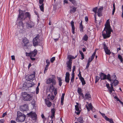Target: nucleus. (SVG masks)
I'll list each match as a JSON object with an SVG mask.
<instances>
[{
    "instance_id": "26",
    "label": "nucleus",
    "mask_w": 123,
    "mask_h": 123,
    "mask_svg": "<svg viewBox=\"0 0 123 123\" xmlns=\"http://www.w3.org/2000/svg\"><path fill=\"white\" fill-rule=\"evenodd\" d=\"M45 102L46 104L48 107H50L52 105V103L49 100L45 99Z\"/></svg>"
},
{
    "instance_id": "57",
    "label": "nucleus",
    "mask_w": 123,
    "mask_h": 123,
    "mask_svg": "<svg viewBox=\"0 0 123 123\" xmlns=\"http://www.w3.org/2000/svg\"><path fill=\"white\" fill-rule=\"evenodd\" d=\"M41 117L43 119V120L45 119V116L43 114H42L41 115Z\"/></svg>"
},
{
    "instance_id": "10",
    "label": "nucleus",
    "mask_w": 123,
    "mask_h": 123,
    "mask_svg": "<svg viewBox=\"0 0 123 123\" xmlns=\"http://www.w3.org/2000/svg\"><path fill=\"white\" fill-rule=\"evenodd\" d=\"M17 19L25 20V18L24 17V13L23 12V11H21V12L19 11V13Z\"/></svg>"
},
{
    "instance_id": "59",
    "label": "nucleus",
    "mask_w": 123,
    "mask_h": 123,
    "mask_svg": "<svg viewBox=\"0 0 123 123\" xmlns=\"http://www.w3.org/2000/svg\"><path fill=\"white\" fill-rule=\"evenodd\" d=\"M89 65H90V63H89L87 62V65H86V68L85 69H86L88 68V67L89 66Z\"/></svg>"
},
{
    "instance_id": "58",
    "label": "nucleus",
    "mask_w": 123,
    "mask_h": 123,
    "mask_svg": "<svg viewBox=\"0 0 123 123\" xmlns=\"http://www.w3.org/2000/svg\"><path fill=\"white\" fill-rule=\"evenodd\" d=\"M46 62L48 64H50V62L49 60H46Z\"/></svg>"
},
{
    "instance_id": "40",
    "label": "nucleus",
    "mask_w": 123,
    "mask_h": 123,
    "mask_svg": "<svg viewBox=\"0 0 123 123\" xmlns=\"http://www.w3.org/2000/svg\"><path fill=\"white\" fill-rule=\"evenodd\" d=\"M118 59L121 62H122L123 61V59L122 56L120 55H118Z\"/></svg>"
},
{
    "instance_id": "21",
    "label": "nucleus",
    "mask_w": 123,
    "mask_h": 123,
    "mask_svg": "<svg viewBox=\"0 0 123 123\" xmlns=\"http://www.w3.org/2000/svg\"><path fill=\"white\" fill-rule=\"evenodd\" d=\"M110 80H108L111 82V81L116 80L117 77L116 75H113L111 76L110 75Z\"/></svg>"
},
{
    "instance_id": "14",
    "label": "nucleus",
    "mask_w": 123,
    "mask_h": 123,
    "mask_svg": "<svg viewBox=\"0 0 123 123\" xmlns=\"http://www.w3.org/2000/svg\"><path fill=\"white\" fill-rule=\"evenodd\" d=\"M20 110L22 111H27L28 110V107L27 105L25 104L23 105H21L20 107Z\"/></svg>"
},
{
    "instance_id": "2",
    "label": "nucleus",
    "mask_w": 123,
    "mask_h": 123,
    "mask_svg": "<svg viewBox=\"0 0 123 123\" xmlns=\"http://www.w3.org/2000/svg\"><path fill=\"white\" fill-rule=\"evenodd\" d=\"M77 56H76L74 57L73 56L69 55L68 56L67 58L69 60L68 61L66 62V64L67 67V69L71 71V70L72 64V59H74Z\"/></svg>"
},
{
    "instance_id": "46",
    "label": "nucleus",
    "mask_w": 123,
    "mask_h": 123,
    "mask_svg": "<svg viewBox=\"0 0 123 123\" xmlns=\"http://www.w3.org/2000/svg\"><path fill=\"white\" fill-rule=\"evenodd\" d=\"M70 80L69 78L65 77V81L67 83L69 82Z\"/></svg>"
},
{
    "instance_id": "47",
    "label": "nucleus",
    "mask_w": 123,
    "mask_h": 123,
    "mask_svg": "<svg viewBox=\"0 0 123 123\" xmlns=\"http://www.w3.org/2000/svg\"><path fill=\"white\" fill-rule=\"evenodd\" d=\"M96 53V52L95 51L94 52L93 54L92 55V56H91V58L93 60L94 58V57L95 55V54Z\"/></svg>"
},
{
    "instance_id": "29",
    "label": "nucleus",
    "mask_w": 123,
    "mask_h": 123,
    "mask_svg": "<svg viewBox=\"0 0 123 123\" xmlns=\"http://www.w3.org/2000/svg\"><path fill=\"white\" fill-rule=\"evenodd\" d=\"M88 107L87 106H86V107L88 110L89 111L90 110H92V106L91 104V103H90L88 104Z\"/></svg>"
},
{
    "instance_id": "50",
    "label": "nucleus",
    "mask_w": 123,
    "mask_h": 123,
    "mask_svg": "<svg viewBox=\"0 0 123 123\" xmlns=\"http://www.w3.org/2000/svg\"><path fill=\"white\" fill-rule=\"evenodd\" d=\"M70 74L68 72H66V74L65 77L69 78Z\"/></svg>"
},
{
    "instance_id": "43",
    "label": "nucleus",
    "mask_w": 123,
    "mask_h": 123,
    "mask_svg": "<svg viewBox=\"0 0 123 123\" xmlns=\"http://www.w3.org/2000/svg\"><path fill=\"white\" fill-rule=\"evenodd\" d=\"M103 46L105 50L108 49V47L105 43L104 44Z\"/></svg>"
},
{
    "instance_id": "38",
    "label": "nucleus",
    "mask_w": 123,
    "mask_h": 123,
    "mask_svg": "<svg viewBox=\"0 0 123 123\" xmlns=\"http://www.w3.org/2000/svg\"><path fill=\"white\" fill-rule=\"evenodd\" d=\"M79 52L81 56V59L83 60L84 58V54L80 50L79 51Z\"/></svg>"
},
{
    "instance_id": "25",
    "label": "nucleus",
    "mask_w": 123,
    "mask_h": 123,
    "mask_svg": "<svg viewBox=\"0 0 123 123\" xmlns=\"http://www.w3.org/2000/svg\"><path fill=\"white\" fill-rule=\"evenodd\" d=\"M75 109L76 110V111H75V113L77 115H79L80 113V111L79 108V107H78L77 105H75Z\"/></svg>"
},
{
    "instance_id": "20",
    "label": "nucleus",
    "mask_w": 123,
    "mask_h": 123,
    "mask_svg": "<svg viewBox=\"0 0 123 123\" xmlns=\"http://www.w3.org/2000/svg\"><path fill=\"white\" fill-rule=\"evenodd\" d=\"M34 72V74H31L28 76V80L29 81H30V80H33L34 79L35 76V73Z\"/></svg>"
},
{
    "instance_id": "39",
    "label": "nucleus",
    "mask_w": 123,
    "mask_h": 123,
    "mask_svg": "<svg viewBox=\"0 0 123 123\" xmlns=\"http://www.w3.org/2000/svg\"><path fill=\"white\" fill-rule=\"evenodd\" d=\"M100 79V77H98V76H96L95 77V83H96L99 81Z\"/></svg>"
},
{
    "instance_id": "41",
    "label": "nucleus",
    "mask_w": 123,
    "mask_h": 123,
    "mask_svg": "<svg viewBox=\"0 0 123 123\" xmlns=\"http://www.w3.org/2000/svg\"><path fill=\"white\" fill-rule=\"evenodd\" d=\"M32 86V85L30 83H27L26 85V86L27 87L26 88L31 87Z\"/></svg>"
},
{
    "instance_id": "18",
    "label": "nucleus",
    "mask_w": 123,
    "mask_h": 123,
    "mask_svg": "<svg viewBox=\"0 0 123 123\" xmlns=\"http://www.w3.org/2000/svg\"><path fill=\"white\" fill-rule=\"evenodd\" d=\"M30 20L26 21H25V23L26 24V27L28 28H31L33 26V23L31 22L30 23Z\"/></svg>"
},
{
    "instance_id": "51",
    "label": "nucleus",
    "mask_w": 123,
    "mask_h": 123,
    "mask_svg": "<svg viewBox=\"0 0 123 123\" xmlns=\"http://www.w3.org/2000/svg\"><path fill=\"white\" fill-rule=\"evenodd\" d=\"M78 76L80 79L81 78H83L82 77V76H81V72L80 70H79V74H78Z\"/></svg>"
},
{
    "instance_id": "33",
    "label": "nucleus",
    "mask_w": 123,
    "mask_h": 123,
    "mask_svg": "<svg viewBox=\"0 0 123 123\" xmlns=\"http://www.w3.org/2000/svg\"><path fill=\"white\" fill-rule=\"evenodd\" d=\"M41 5L39 6L40 8L41 11L43 12L44 4H42Z\"/></svg>"
},
{
    "instance_id": "17",
    "label": "nucleus",
    "mask_w": 123,
    "mask_h": 123,
    "mask_svg": "<svg viewBox=\"0 0 123 123\" xmlns=\"http://www.w3.org/2000/svg\"><path fill=\"white\" fill-rule=\"evenodd\" d=\"M102 116L107 121H109L110 123H114L113 122L112 119H110L106 116H105V114L101 113L100 112Z\"/></svg>"
},
{
    "instance_id": "5",
    "label": "nucleus",
    "mask_w": 123,
    "mask_h": 123,
    "mask_svg": "<svg viewBox=\"0 0 123 123\" xmlns=\"http://www.w3.org/2000/svg\"><path fill=\"white\" fill-rule=\"evenodd\" d=\"M52 76V78H49L46 79V82L47 84H49L52 83L53 85H55L56 82L55 79V76L53 75Z\"/></svg>"
},
{
    "instance_id": "32",
    "label": "nucleus",
    "mask_w": 123,
    "mask_h": 123,
    "mask_svg": "<svg viewBox=\"0 0 123 123\" xmlns=\"http://www.w3.org/2000/svg\"><path fill=\"white\" fill-rule=\"evenodd\" d=\"M77 120L79 122L81 123H82L83 122V121L82 117H79L78 119Z\"/></svg>"
},
{
    "instance_id": "16",
    "label": "nucleus",
    "mask_w": 123,
    "mask_h": 123,
    "mask_svg": "<svg viewBox=\"0 0 123 123\" xmlns=\"http://www.w3.org/2000/svg\"><path fill=\"white\" fill-rule=\"evenodd\" d=\"M24 15H25V21L28 20L30 21L31 18V15L29 12H26L24 14Z\"/></svg>"
},
{
    "instance_id": "4",
    "label": "nucleus",
    "mask_w": 123,
    "mask_h": 123,
    "mask_svg": "<svg viewBox=\"0 0 123 123\" xmlns=\"http://www.w3.org/2000/svg\"><path fill=\"white\" fill-rule=\"evenodd\" d=\"M22 99L25 101H30L32 99V96L25 92H23L21 93Z\"/></svg>"
},
{
    "instance_id": "45",
    "label": "nucleus",
    "mask_w": 123,
    "mask_h": 123,
    "mask_svg": "<svg viewBox=\"0 0 123 123\" xmlns=\"http://www.w3.org/2000/svg\"><path fill=\"white\" fill-rule=\"evenodd\" d=\"M97 7H96L94 8H93L92 10V11L94 12L95 14H96L97 12Z\"/></svg>"
},
{
    "instance_id": "48",
    "label": "nucleus",
    "mask_w": 123,
    "mask_h": 123,
    "mask_svg": "<svg viewBox=\"0 0 123 123\" xmlns=\"http://www.w3.org/2000/svg\"><path fill=\"white\" fill-rule=\"evenodd\" d=\"M79 28L80 31H83L84 28L83 25L79 26Z\"/></svg>"
},
{
    "instance_id": "53",
    "label": "nucleus",
    "mask_w": 123,
    "mask_h": 123,
    "mask_svg": "<svg viewBox=\"0 0 123 123\" xmlns=\"http://www.w3.org/2000/svg\"><path fill=\"white\" fill-rule=\"evenodd\" d=\"M75 66H73V69H72V74H74V71L75 70Z\"/></svg>"
},
{
    "instance_id": "52",
    "label": "nucleus",
    "mask_w": 123,
    "mask_h": 123,
    "mask_svg": "<svg viewBox=\"0 0 123 123\" xmlns=\"http://www.w3.org/2000/svg\"><path fill=\"white\" fill-rule=\"evenodd\" d=\"M114 98H115V99L117 100V101H119L120 103V102H121V100H119V99L117 96H115L114 97Z\"/></svg>"
},
{
    "instance_id": "63",
    "label": "nucleus",
    "mask_w": 123,
    "mask_h": 123,
    "mask_svg": "<svg viewBox=\"0 0 123 123\" xmlns=\"http://www.w3.org/2000/svg\"><path fill=\"white\" fill-rule=\"evenodd\" d=\"M5 121L4 119H1L0 120V123H3Z\"/></svg>"
},
{
    "instance_id": "28",
    "label": "nucleus",
    "mask_w": 123,
    "mask_h": 123,
    "mask_svg": "<svg viewBox=\"0 0 123 123\" xmlns=\"http://www.w3.org/2000/svg\"><path fill=\"white\" fill-rule=\"evenodd\" d=\"M70 24L71 25L72 31H75V27L74 25V22L73 20H72L70 22Z\"/></svg>"
},
{
    "instance_id": "11",
    "label": "nucleus",
    "mask_w": 123,
    "mask_h": 123,
    "mask_svg": "<svg viewBox=\"0 0 123 123\" xmlns=\"http://www.w3.org/2000/svg\"><path fill=\"white\" fill-rule=\"evenodd\" d=\"M23 20L17 19L16 21L17 25L19 27V28L21 30H23L24 27V25L22 21Z\"/></svg>"
},
{
    "instance_id": "54",
    "label": "nucleus",
    "mask_w": 123,
    "mask_h": 123,
    "mask_svg": "<svg viewBox=\"0 0 123 123\" xmlns=\"http://www.w3.org/2000/svg\"><path fill=\"white\" fill-rule=\"evenodd\" d=\"M115 9L116 7H113L112 14V15H114V13L115 11Z\"/></svg>"
},
{
    "instance_id": "56",
    "label": "nucleus",
    "mask_w": 123,
    "mask_h": 123,
    "mask_svg": "<svg viewBox=\"0 0 123 123\" xmlns=\"http://www.w3.org/2000/svg\"><path fill=\"white\" fill-rule=\"evenodd\" d=\"M93 60L91 58H89V59L88 60V63H90L91 62V61Z\"/></svg>"
},
{
    "instance_id": "60",
    "label": "nucleus",
    "mask_w": 123,
    "mask_h": 123,
    "mask_svg": "<svg viewBox=\"0 0 123 123\" xmlns=\"http://www.w3.org/2000/svg\"><path fill=\"white\" fill-rule=\"evenodd\" d=\"M64 99H61V103L62 105H63Z\"/></svg>"
},
{
    "instance_id": "1",
    "label": "nucleus",
    "mask_w": 123,
    "mask_h": 123,
    "mask_svg": "<svg viewBox=\"0 0 123 123\" xmlns=\"http://www.w3.org/2000/svg\"><path fill=\"white\" fill-rule=\"evenodd\" d=\"M118 81L117 80H116L111 82L110 84L111 86H109V83H107L106 84V87L108 89L109 92L110 94H111L113 91L114 92L115 91L113 86L114 85V86H115L117 85H118Z\"/></svg>"
},
{
    "instance_id": "9",
    "label": "nucleus",
    "mask_w": 123,
    "mask_h": 123,
    "mask_svg": "<svg viewBox=\"0 0 123 123\" xmlns=\"http://www.w3.org/2000/svg\"><path fill=\"white\" fill-rule=\"evenodd\" d=\"M103 31H112L111 28L109 19L107 20L105 27Z\"/></svg>"
},
{
    "instance_id": "44",
    "label": "nucleus",
    "mask_w": 123,
    "mask_h": 123,
    "mask_svg": "<svg viewBox=\"0 0 123 123\" xmlns=\"http://www.w3.org/2000/svg\"><path fill=\"white\" fill-rule=\"evenodd\" d=\"M55 109L53 108L51 110V112L52 114H53V116H54V115H55Z\"/></svg>"
},
{
    "instance_id": "62",
    "label": "nucleus",
    "mask_w": 123,
    "mask_h": 123,
    "mask_svg": "<svg viewBox=\"0 0 123 123\" xmlns=\"http://www.w3.org/2000/svg\"><path fill=\"white\" fill-rule=\"evenodd\" d=\"M65 94L63 93L62 94L61 99H64Z\"/></svg>"
},
{
    "instance_id": "30",
    "label": "nucleus",
    "mask_w": 123,
    "mask_h": 123,
    "mask_svg": "<svg viewBox=\"0 0 123 123\" xmlns=\"http://www.w3.org/2000/svg\"><path fill=\"white\" fill-rule=\"evenodd\" d=\"M88 36L86 34H85L83 37L82 39L85 41H87L88 40Z\"/></svg>"
},
{
    "instance_id": "15",
    "label": "nucleus",
    "mask_w": 123,
    "mask_h": 123,
    "mask_svg": "<svg viewBox=\"0 0 123 123\" xmlns=\"http://www.w3.org/2000/svg\"><path fill=\"white\" fill-rule=\"evenodd\" d=\"M83 98L85 100H90L91 98V95L90 93L88 92L84 96V97Z\"/></svg>"
},
{
    "instance_id": "35",
    "label": "nucleus",
    "mask_w": 123,
    "mask_h": 123,
    "mask_svg": "<svg viewBox=\"0 0 123 123\" xmlns=\"http://www.w3.org/2000/svg\"><path fill=\"white\" fill-rule=\"evenodd\" d=\"M58 80H59V85L60 86H61L62 84V80L60 77L58 79Z\"/></svg>"
},
{
    "instance_id": "19",
    "label": "nucleus",
    "mask_w": 123,
    "mask_h": 123,
    "mask_svg": "<svg viewBox=\"0 0 123 123\" xmlns=\"http://www.w3.org/2000/svg\"><path fill=\"white\" fill-rule=\"evenodd\" d=\"M103 9V7H100L98 10L97 13L99 17L102 16V12Z\"/></svg>"
},
{
    "instance_id": "49",
    "label": "nucleus",
    "mask_w": 123,
    "mask_h": 123,
    "mask_svg": "<svg viewBox=\"0 0 123 123\" xmlns=\"http://www.w3.org/2000/svg\"><path fill=\"white\" fill-rule=\"evenodd\" d=\"M55 60V57H53L50 59V62L51 63H53Z\"/></svg>"
},
{
    "instance_id": "12",
    "label": "nucleus",
    "mask_w": 123,
    "mask_h": 123,
    "mask_svg": "<svg viewBox=\"0 0 123 123\" xmlns=\"http://www.w3.org/2000/svg\"><path fill=\"white\" fill-rule=\"evenodd\" d=\"M111 31H102V35L104 39L109 37Z\"/></svg>"
},
{
    "instance_id": "24",
    "label": "nucleus",
    "mask_w": 123,
    "mask_h": 123,
    "mask_svg": "<svg viewBox=\"0 0 123 123\" xmlns=\"http://www.w3.org/2000/svg\"><path fill=\"white\" fill-rule=\"evenodd\" d=\"M60 37V36L59 34H55L54 36V38L55 41L56 42L57 41Z\"/></svg>"
},
{
    "instance_id": "61",
    "label": "nucleus",
    "mask_w": 123,
    "mask_h": 123,
    "mask_svg": "<svg viewBox=\"0 0 123 123\" xmlns=\"http://www.w3.org/2000/svg\"><path fill=\"white\" fill-rule=\"evenodd\" d=\"M35 100H33L31 102V104L32 105H35Z\"/></svg>"
},
{
    "instance_id": "34",
    "label": "nucleus",
    "mask_w": 123,
    "mask_h": 123,
    "mask_svg": "<svg viewBox=\"0 0 123 123\" xmlns=\"http://www.w3.org/2000/svg\"><path fill=\"white\" fill-rule=\"evenodd\" d=\"M105 53L106 54H107L108 55H110V54L111 53V52L110 51V50L109 49H106L105 50Z\"/></svg>"
},
{
    "instance_id": "37",
    "label": "nucleus",
    "mask_w": 123,
    "mask_h": 123,
    "mask_svg": "<svg viewBox=\"0 0 123 123\" xmlns=\"http://www.w3.org/2000/svg\"><path fill=\"white\" fill-rule=\"evenodd\" d=\"M70 1L74 5L76 6L77 5V2L74 0H71Z\"/></svg>"
},
{
    "instance_id": "42",
    "label": "nucleus",
    "mask_w": 123,
    "mask_h": 123,
    "mask_svg": "<svg viewBox=\"0 0 123 123\" xmlns=\"http://www.w3.org/2000/svg\"><path fill=\"white\" fill-rule=\"evenodd\" d=\"M72 77L71 79V82H73L74 81V74H72Z\"/></svg>"
},
{
    "instance_id": "6",
    "label": "nucleus",
    "mask_w": 123,
    "mask_h": 123,
    "mask_svg": "<svg viewBox=\"0 0 123 123\" xmlns=\"http://www.w3.org/2000/svg\"><path fill=\"white\" fill-rule=\"evenodd\" d=\"M100 79L101 80H104L106 79L110 80V74H108L107 75L104 73H101L99 74Z\"/></svg>"
},
{
    "instance_id": "8",
    "label": "nucleus",
    "mask_w": 123,
    "mask_h": 123,
    "mask_svg": "<svg viewBox=\"0 0 123 123\" xmlns=\"http://www.w3.org/2000/svg\"><path fill=\"white\" fill-rule=\"evenodd\" d=\"M39 36L37 35L33 39V46H36L40 42V40L39 39Z\"/></svg>"
},
{
    "instance_id": "7",
    "label": "nucleus",
    "mask_w": 123,
    "mask_h": 123,
    "mask_svg": "<svg viewBox=\"0 0 123 123\" xmlns=\"http://www.w3.org/2000/svg\"><path fill=\"white\" fill-rule=\"evenodd\" d=\"M27 115L31 118L33 122H35L36 121L37 115L35 112L33 111L31 112L28 113Z\"/></svg>"
},
{
    "instance_id": "36",
    "label": "nucleus",
    "mask_w": 123,
    "mask_h": 123,
    "mask_svg": "<svg viewBox=\"0 0 123 123\" xmlns=\"http://www.w3.org/2000/svg\"><path fill=\"white\" fill-rule=\"evenodd\" d=\"M40 85V83H38V85L37 86L36 88V94H37L39 93V88L38 86Z\"/></svg>"
},
{
    "instance_id": "13",
    "label": "nucleus",
    "mask_w": 123,
    "mask_h": 123,
    "mask_svg": "<svg viewBox=\"0 0 123 123\" xmlns=\"http://www.w3.org/2000/svg\"><path fill=\"white\" fill-rule=\"evenodd\" d=\"M37 50L35 49L33 51H32L29 53L26 52V54L27 56L35 57L37 55Z\"/></svg>"
},
{
    "instance_id": "23",
    "label": "nucleus",
    "mask_w": 123,
    "mask_h": 123,
    "mask_svg": "<svg viewBox=\"0 0 123 123\" xmlns=\"http://www.w3.org/2000/svg\"><path fill=\"white\" fill-rule=\"evenodd\" d=\"M71 8L70 10L69 13H74L76 11L77 7H71Z\"/></svg>"
},
{
    "instance_id": "3",
    "label": "nucleus",
    "mask_w": 123,
    "mask_h": 123,
    "mask_svg": "<svg viewBox=\"0 0 123 123\" xmlns=\"http://www.w3.org/2000/svg\"><path fill=\"white\" fill-rule=\"evenodd\" d=\"M26 118L25 115L23 113H21L19 111L17 112V117L16 121L17 122H22L25 121Z\"/></svg>"
},
{
    "instance_id": "22",
    "label": "nucleus",
    "mask_w": 123,
    "mask_h": 123,
    "mask_svg": "<svg viewBox=\"0 0 123 123\" xmlns=\"http://www.w3.org/2000/svg\"><path fill=\"white\" fill-rule=\"evenodd\" d=\"M77 92L79 95H80L79 97L80 96H82V97H84V95L82 93V91L81 88L80 87H78V89Z\"/></svg>"
},
{
    "instance_id": "55",
    "label": "nucleus",
    "mask_w": 123,
    "mask_h": 123,
    "mask_svg": "<svg viewBox=\"0 0 123 123\" xmlns=\"http://www.w3.org/2000/svg\"><path fill=\"white\" fill-rule=\"evenodd\" d=\"M44 0H39V3L40 4H43V2Z\"/></svg>"
},
{
    "instance_id": "27",
    "label": "nucleus",
    "mask_w": 123,
    "mask_h": 123,
    "mask_svg": "<svg viewBox=\"0 0 123 123\" xmlns=\"http://www.w3.org/2000/svg\"><path fill=\"white\" fill-rule=\"evenodd\" d=\"M23 42L24 45V46H26L28 43V41L27 40L26 38H24L23 39Z\"/></svg>"
},
{
    "instance_id": "64",
    "label": "nucleus",
    "mask_w": 123,
    "mask_h": 123,
    "mask_svg": "<svg viewBox=\"0 0 123 123\" xmlns=\"http://www.w3.org/2000/svg\"><path fill=\"white\" fill-rule=\"evenodd\" d=\"M7 114V113L6 112H5V113H3L2 114V117H4Z\"/></svg>"
},
{
    "instance_id": "31",
    "label": "nucleus",
    "mask_w": 123,
    "mask_h": 123,
    "mask_svg": "<svg viewBox=\"0 0 123 123\" xmlns=\"http://www.w3.org/2000/svg\"><path fill=\"white\" fill-rule=\"evenodd\" d=\"M80 80L81 82L82 85H85L86 84V82L83 78H81L80 79Z\"/></svg>"
}]
</instances>
